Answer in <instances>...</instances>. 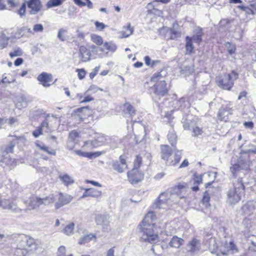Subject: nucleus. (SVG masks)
<instances>
[{
    "label": "nucleus",
    "instance_id": "1",
    "mask_svg": "<svg viewBox=\"0 0 256 256\" xmlns=\"http://www.w3.org/2000/svg\"><path fill=\"white\" fill-rule=\"evenodd\" d=\"M154 213L152 212H148L140 224L141 240L151 244H156L158 242V235L154 232Z\"/></svg>",
    "mask_w": 256,
    "mask_h": 256
},
{
    "label": "nucleus",
    "instance_id": "2",
    "mask_svg": "<svg viewBox=\"0 0 256 256\" xmlns=\"http://www.w3.org/2000/svg\"><path fill=\"white\" fill-rule=\"evenodd\" d=\"M244 188L242 178L236 180L227 192V202L230 204L238 202L244 194Z\"/></svg>",
    "mask_w": 256,
    "mask_h": 256
},
{
    "label": "nucleus",
    "instance_id": "3",
    "mask_svg": "<svg viewBox=\"0 0 256 256\" xmlns=\"http://www.w3.org/2000/svg\"><path fill=\"white\" fill-rule=\"evenodd\" d=\"M161 157L167 165L175 166L179 162L181 158L182 152L178 150L176 152L174 156L172 155V150L168 145H162L160 146Z\"/></svg>",
    "mask_w": 256,
    "mask_h": 256
},
{
    "label": "nucleus",
    "instance_id": "4",
    "mask_svg": "<svg viewBox=\"0 0 256 256\" xmlns=\"http://www.w3.org/2000/svg\"><path fill=\"white\" fill-rule=\"evenodd\" d=\"M238 74L234 70L226 74L224 77L219 76L217 78L218 85L222 88L230 90L234 84V81L238 78Z\"/></svg>",
    "mask_w": 256,
    "mask_h": 256
},
{
    "label": "nucleus",
    "instance_id": "5",
    "mask_svg": "<svg viewBox=\"0 0 256 256\" xmlns=\"http://www.w3.org/2000/svg\"><path fill=\"white\" fill-rule=\"evenodd\" d=\"M0 207L3 210H7L14 213H20L22 211L18 206L16 200L12 198L0 200Z\"/></svg>",
    "mask_w": 256,
    "mask_h": 256
},
{
    "label": "nucleus",
    "instance_id": "6",
    "mask_svg": "<svg viewBox=\"0 0 256 256\" xmlns=\"http://www.w3.org/2000/svg\"><path fill=\"white\" fill-rule=\"evenodd\" d=\"M187 184L186 182L180 183L172 188L168 191L170 196L173 199L175 203L177 202L180 198L184 197V192L186 191Z\"/></svg>",
    "mask_w": 256,
    "mask_h": 256
},
{
    "label": "nucleus",
    "instance_id": "7",
    "mask_svg": "<svg viewBox=\"0 0 256 256\" xmlns=\"http://www.w3.org/2000/svg\"><path fill=\"white\" fill-rule=\"evenodd\" d=\"M175 203L173 201V199L170 196L168 191L164 192L160 195L158 200L156 202L154 206L156 208L165 209L167 208V206H172Z\"/></svg>",
    "mask_w": 256,
    "mask_h": 256
},
{
    "label": "nucleus",
    "instance_id": "8",
    "mask_svg": "<svg viewBox=\"0 0 256 256\" xmlns=\"http://www.w3.org/2000/svg\"><path fill=\"white\" fill-rule=\"evenodd\" d=\"M54 202H55V208L58 209L70 203L72 199V197L67 194H63L62 192L54 194Z\"/></svg>",
    "mask_w": 256,
    "mask_h": 256
},
{
    "label": "nucleus",
    "instance_id": "9",
    "mask_svg": "<svg viewBox=\"0 0 256 256\" xmlns=\"http://www.w3.org/2000/svg\"><path fill=\"white\" fill-rule=\"evenodd\" d=\"M154 94L155 100H160L162 97L164 96L168 92L166 82L155 84L152 88Z\"/></svg>",
    "mask_w": 256,
    "mask_h": 256
},
{
    "label": "nucleus",
    "instance_id": "10",
    "mask_svg": "<svg viewBox=\"0 0 256 256\" xmlns=\"http://www.w3.org/2000/svg\"><path fill=\"white\" fill-rule=\"evenodd\" d=\"M28 12L30 15L38 14L42 10V6L40 0H28L26 2Z\"/></svg>",
    "mask_w": 256,
    "mask_h": 256
},
{
    "label": "nucleus",
    "instance_id": "11",
    "mask_svg": "<svg viewBox=\"0 0 256 256\" xmlns=\"http://www.w3.org/2000/svg\"><path fill=\"white\" fill-rule=\"evenodd\" d=\"M108 219V215L101 214H98L95 218L97 225L102 226L104 232H108L110 230Z\"/></svg>",
    "mask_w": 256,
    "mask_h": 256
},
{
    "label": "nucleus",
    "instance_id": "12",
    "mask_svg": "<svg viewBox=\"0 0 256 256\" xmlns=\"http://www.w3.org/2000/svg\"><path fill=\"white\" fill-rule=\"evenodd\" d=\"M127 174L128 180L132 184H137L144 178V174L136 168H133Z\"/></svg>",
    "mask_w": 256,
    "mask_h": 256
},
{
    "label": "nucleus",
    "instance_id": "13",
    "mask_svg": "<svg viewBox=\"0 0 256 256\" xmlns=\"http://www.w3.org/2000/svg\"><path fill=\"white\" fill-rule=\"evenodd\" d=\"M112 166L114 170L118 172H124L127 168V164L124 156H120V160L114 161L112 163Z\"/></svg>",
    "mask_w": 256,
    "mask_h": 256
},
{
    "label": "nucleus",
    "instance_id": "14",
    "mask_svg": "<svg viewBox=\"0 0 256 256\" xmlns=\"http://www.w3.org/2000/svg\"><path fill=\"white\" fill-rule=\"evenodd\" d=\"M160 32L163 35L165 38H166V34H168L170 36L168 39L175 40L180 36V33L175 30L174 28H169L167 27H163L160 29Z\"/></svg>",
    "mask_w": 256,
    "mask_h": 256
},
{
    "label": "nucleus",
    "instance_id": "15",
    "mask_svg": "<svg viewBox=\"0 0 256 256\" xmlns=\"http://www.w3.org/2000/svg\"><path fill=\"white\" fill-rule=\"evenodd\" d=\"M106 141V137L102 134H98L94 140L92 141L88 140L84 142V144H90L92 148H97L104 144Z\"/></svg>",
    "mask_w": 256,
    "mask_h": 256
},
{
    "label": "nucleus",
    "instance_id": "16",
    "mask_svg": "<svg viewBox=\"0 0 256 256\" xmlns=\"http://www.w3.org/2000/svg\"><path fill=\"white\" fill-rule=\"evenodd\" d=\"M37 80L44 87H49L51 84L50 82L52 80V76L51 74L42 72L38 76Z\"/></svg>",
    "mask_w": 256,
    "mask_h": 256
},
{
    "label": "nucleus",
    "instance_id": "17",
    "mask_svg": "<svg viewBox=\"0 0 256 256\" xmlns=\"http://www.w3.org/2000/svg\"><path fill=\"white\" fill-rule=\"evenodd\" d=\"M232 109L230 106H226L224 108H222L218 113V116L221 120L227 122L228 120V116L232 114Z\"/></svg>",
    "mask_w": 256,
    "mask_h": 256
},
{
    "label": "nucleus",
    "instance_id": "18",
    "mask_svg": "<svg viewBox=\"0 0 256 256\" xmlns=\"http://www.w3.org/2000/svg\"><path fill=\"white\" fill-rule=\"evenodd\" d=\"M256 207V202L248 201L242 207V211L244 215L250 216L254 213Z\"/></svg>",
    "mask_w": 256,
    "mask_h": 256
},
{
    "label": "nucleus",
    "instance_id": "19",
    "mask_svg": "<svg viewBox=\"0 0 256 256\" xmlns=\"http://www.w3.org/2000/svg\"><path fill=\"white\" fill-rule=\"evenodd\" d=\"M188 251L192 252L199 251L200 249L201 244L200 240L197 238H194L189 242L187 244Z\"/></svg>",
    "mask_w": 256,
    "mask_h": 256
},
{
    "label": "nucleus",
    "instance_id": "20",
    "mask_svg": "<svg viewBox=\"0 0 256 256\" xmlns=\"http://www.w3.org/2000/svg\"><path fill=\"white\" fill-rule=\"evenodd\" d=\"M166 72L164 71H161L154 74L151 78V82H155L156 84L158 83H162L166 82L165 81Z\"/></svg>",
    "mask_w": 256,
    "mask_h": 256
},
{
    "label": "nucleus",
    "instance_id": "21",
    "mask_svg": "<svg viewBox=\"0 0 256 256\" xmlns=\"http://www.w3.org/2000/svg\"><path fill=\"white\" fill-rule=\"evenodd\" d=\"M79 52L82 62H86L90 60L91 53L84 46H80V47Z\"/></svg>",
    "mask_w": 256,
    "mask_h": 256
},
{
    "label": "nucleus",
    "instance_id": "22",
    "mask_svg": "<svg viewBox=\"0 0 256 256\" xmlns=\"http://www.w3.org/2000/svg\"><path fill=\"white\" fill-rule=\"evenodd\" d=\"M58 178L62 184L66 186H68L74 182L73 178L66 174H60Z\"/></svg>",
    "mask_w": 256,
    "mask_h": 256
},
{
    "label": "nucleus",
    "instance_id": "23",
    "mask_svg": "<svg viewBox=\"0 0 256 256\" xmlns=\"http://www.w3.org/2000/svg\"><path fill=\"white\" fill-rule=\"evenodd\" d=\"M102 194V192L98 190L95 188H88L86 189L84 192L82 198H84L88 196H92L94 198H98Z\"/></svg>",
    "mask_w": 256,
    "mask_h": 256
},
{
    "label": "nucleus",
    "instance_id": "24",
    "mask_svg": "<svg viewBox=\"0 0 256 256\" xmlns=\"http://www.w3.org/2000/svg\"><path fill=\"white\" fill-rule=\"evenodd\" d=\"M204 33L200 27L196 28L194 30V34L192 38V40L198 44H200L202 41V36Z\"/></svg>",
    "mask_w": 256,
    "mask_h": 256
},
{
    "label": "nucleus",
    "instance_id": "25",
    "mask_svg": "<svg viewBox=\"0 0 256 256\" xmlns=\"http://www.w3.org/2000/svg\"><path fill=\"white\" fill-rule=\"evenodd\" d=\"M42 205L41 198L33 196L30 198L29 206L30 209H36Z\"/></svg>",
    "mask_w": 256,
    "mask_h": 256
},
{
    "label": "nucleus",
    "instance_id": "26",
    "mask_svg": "<svg viewBox=\"0 0 256 256\" xmlns=\"http://www.w3.org/2000/svg\"><path fill=\"white\" fill-rule=\"evenodd\" d=\"M178 108L181 110H184L186 108H188L190 106V104L186 98H182L176 102Z\"/></svg>",
    "mask_w": 256,
    "mask_h": 256
},
{
    "label": "nucleus",
    "instance_id": "27",
    "mask_svg": "<svg viewBox=\"0 0 256 256\" xmlns=\"http://www.w3.org/2000/svg\"><path fill=\"white\" fill-rule=\"evenodd\" d=\"M183 242L184 240L182 238H179L177 236H174L169 242V245L171 247L178 248Z\"/></svg>",
    "mask_w": 256,
    "mask_h": 256
},
{
    "label": "nucleus",
    "instance_id": "28",
    "mask_svg": "<svg viewBox=\"0 0 256 256\" xmlns=\"http://www.w3.org/2000/svg\"><path fill=\"white\" fill-rule=\"evenodd\" d=\"M218 250V244L215 238H210V240L209 250L212 254H216Z\"/></svg>",
    "mask_w": 256,
    "mask_h": 256
},
{
    "label": "nucleus",
    "instance_id": "29",
    "mask_svg": "<svg viewBox=\"0 0 256 256\" xmlns=\"http://www.w3.org/2000/svg\"><path fill=\"white\" fill-rule=\"evenodd\" d=\"M186 53L188 54H190L193 51L194 48L193 44H192V38L189 37L188 36H186Z\"/></svg>",
    "mask_w": 256,
    "mask_h": 256
},
{
    "label": "nucleus",
    "instance_id": "30",
    "mask_svg": "<svg viewBox=\"0 0 256 256\" xmlns=\"http://www.w3.org/2000/svg\"><path fill=\"white\" fill-rule=\"evenodd\" d=\"M123 112L124 114H128L132 116L135 114V110L134 108L130 104L126 103L124 106Z\"/></svg>",
    "mask_w": 256,
    "mask_h": 256
},
{
    "label": "nucleus",
    "instance_id": "31",
    "mask_svg": "<svg viewBox=\"0 0 256 256\" xmlns=\"http://www.w3.org/2000/svg\"><path fill=\"white\" fill-rule=\"evenodd\" d=\"M182 122L183 124V128L186 130H192L195 124L194 121L188 118H183Z\"/></svg>",
    "mask_w": 256,
    "mask_h": 256
},
{
    "label": "nucleus",
    "instance_id": "32",
    "mask_svg": "<svg viewBox=\"0 0 256 256\" xmlns=\"http://www.w3.org/2000/svg\"><path fill=\"white\" fill-rule=\"evenodd\" d=\"M66 0H50L47 2L46 6L48 8L60 6Z\"/></svg>",
    "mask_w": 256,
    "mask_h": 256
},
{
    "label": "nucleus",
    "instance_id": "33",
    "mask_svg": "<svg viewBox=\"0 0 256 256\" xmlns=\"http://www.w3.org/2000/svg\"><path fill=\"white\" fill-rule=\"evenodd\" d=\"M54 194H50L49 196L41 198L42 205H48L54 202Z\"/></svg>",
    "mask_w": 256,
    "mask_h": 256
},
{
    "label": "nucleus",
    "instance_id": "34",
    "mask_svg": "<svg viewBox=\"0 0 256 256\" xmlns=\"http://www.w3.org/2000/svg\"><path fill=\"white\" fill-rule=\"evenodd\" d=\"M10 38L6 36L5 34H2L0 36V50L6 48L8 44Z\"/></svg>",
    "mask_w": 256,
    "mask_h": 256
},
{
    "label": "nucleus",
    "instance_id": "35",
    "mask_svg": "<svg viewBox=\"0 0 256 256\" xmlns=\"http://www.w3.org/2000/svg\"><path fill=\"white\" fill-rule=\"evenodd\" d=\"M94 238H95V236L92 234L84 235L79 239L78 244H85L90 242Z\"/></svg>",
    "mask_w": 256,
    "mask_h": 256
},
{
    "label": "nucleus",
    "instance_id": "36",
    "mask_svg": "<svg viewBox=\"0 0 256 256\" xmlns=\"http://www.w3.org/2000/svg\"><path fill=\"white\" fill-rule=\"evenodd\" d=\"M18 122V119L14 117H11L9 119H7L6 118H0V125L4 124L6 123H8V124L12 126L14 124ZM1 128V126H0V128Z\"/></svg>",
    "mask_w": 256,
    "mask_h": 256
},
{
    "label": "nucleus",
    "instance_id": "37",
    "mask_svg": "<svg viewBox=\"0 0 256 256\" xmlns=\"http://www.w3.org/2000/svg\"><path fill=\"white\" fill-rule=\"evenodd\" d=\"M192 130V136L194 137H198V136L202 135L204 132L202 128H200L196 124Z\"/></svg>",
    "mask_w": 256,
    "mask_h": 256
},
{
    "label": "nucleus",
    "instance_id": "38",
    "mask_svg": "<svg viewBox=\"0 0 256 256\" xmlns=\"http://www.w3.org/2000/svg\"><path fill=\"white\" fill-rule=\"evenodd\" d=\"M28 102L26 98L24 96H22L18 99V101L17 102L16 106L18 108H25L27 106Z\"/></svg>",
    "mask_w": 256,
    "mask_h": 256
},
{
    "label": "nucleus",
    "instance_id": "39",
    "mask_svg": "<svg viewBox=\"0 0 256 256\" xmlns=\"http://www.w3.org/2000/svg\"><path fill=\"white\" fill-rule=\"evenodd\" d=\"M74 228V224L73 222H71L65 226L62 230V232L66 235H70L72 234Z\"/></svg>",
    "mask_w": 256,
    "mask_h": 256
},
{
    "label": "nucleus",
    "instance_id": "40",
    "mask_svg": "<svg viewBox=\"0 0 256 256\" xmlns=\"http://www.w3.org/2000/svg\"><path fill=\"white\" fill-rule=\"evenodd\" d=\"M23 51L20 48H16L14 50L10 53V58L16 56H21L23 54Z\"/></svg>",
    "mask_w": 256,
    "mask_h": 256
},
{
    "label": "nucleus",
    "instance_id": "41",
    "mask_svg": "<svg viewBox=\"0 0 256 256\" xmlns=\"http://www.w3.org/2000/svg\"><path fill=\"white\" fill-rule=\"evenodd\" d=\"M105 48L108 50H109L110 52H114L116 48H117V46H116V44H114V43H112V42H106L104 44V46Z\"/></svg>",
    "mask_w": 256,
    "mask_h": 256
},
{
    "label": "nucleus",
    "instance_id": "42",
    "mask_svg": "<svg viewBox=\"0 0 256 256\" xmlns=\"http://www.w3.org/2000/svg\"><path fill=\"white\" fill-rule=\"evenodd\" d=\"M168 138L172 146H173L176 144V136L174 132H170L168 134Z\"/></svg>",
    "mask_w": 256,
    "mask_h": 256
},
{
    "label": "nucleus",
    "instance_id": "43",
    "mask_svg": "<svg viewBox=\"0 0 256 256\" xmlns=\"http://www.w3.org/2000/svg\"><path fill=\"white\" fill-rule=\"evenodd\" d=\"M210 200V197L208 194L207 192H204L202 200V202L206 208H208L210 206L209 203Z\"/></svg>",
    "mask_w": 256,
    "mask_h": 256
},
{
    "label": "nucleus",
    "instance_id": "44",
    "mask_svg": "<svg viewBox=\"0 0 256 256\" xmlns=\"http://www.w3.org/2000/svg\"><path fill=\"white\" fill-rule=\"evenodd\" d=\"M126 30V32H122V38H128L134 32V28L131 26L130 23H128Z\"/></svg>",
    "mask_w": 256,
    "mask_h": 256
},
{
    "label": "nucleus",
    "instance_id": "45",
    "mask_svg": "<svg viewBox=\"0 0 256 256\" xmlns=\"http://www.w3.org/2000/svg\"><path fill=\"white\" fill-rule=\"evenodd\" d=\"M99 90L100 91L103 90L102 88L96 86L95 85H92L85 92L84 94L86 95V94H89L90 93L94 94L96 92Z\"/></svg>",
    "mask_w": 256,
    "mask_h": 256
},
{
    "label": "nucleus",
    "instance_id": "46",
    "mask_svg": "<svg viewBox=\"0 0 256 256\" xmlns=\"http://www.w3.org/2000/svg\"><path fill=\"white\" fill-rule=\"evenodd\" d=\"M242 152L245 154L251 152L256 154V146L253 144H249L248 148L242 150Z\"/></svg>",
    "mask_w": 256,
    "mask_h": 256
},
{
    "label": "nucleus",
    "instance_id": "47",
    "mask_svg": "<svg viewBox=\"0 0 256 256\" xmlns=\"http://www.w3.org/2000/svg\"><path fill=\"white\" fill-rule=\"evenodd\" d=\"M92 40L98 45H101L102 44V38L100 36L93 34L92 36Z\"/></svg>",
    "mask_w": 256,
    "mask_h": 256
},
{
    "label": "nucleus",
    "instance_id": "48",
    "mask_svg": "<svg viewBox=\"0 0 256 256\" xmlns=\"http://www.w3.org/2000/svg\"><path fill=\"white\" fill-rule=\"evenodd\" d=\"M241 170H248L250 167V162L248 160H240L238 162Z\"/></svg>",
    "mask_w": 256,
    "mask_h": 256
},
{
    "label": "nucleus",
    "instance_id": "49",
    "mask_svg": "<svg viewBox=\"0 0 256 256\" xmlns=\"http://www.w3.org/2000/svg\"><path fill=\"white\" fill-rule=\"evenodd\" d=\"M26 4L22 3L20 8L18 10L17 13L21 18H23L26 16Z\"/></svg>",
    "mask_w": 256,
    "mask_h": 256
},
{
    "label": "nucleus",
    "instance_id": "50",
    "mask_svg": "<svg viewBox=\"0 0 256 256\" xmlns=\"http://www.w3.org/2000/svg\"><path fill=\"white\" fill-rule=\"evenodd\" d=\"M142 158L140 156H136V158L134 159V168H136L138 170L142 164Z\"/></svg>",
    "mask_w": 256,
    "mask_h": 256
},
{
    "label": "nucleus",
    "instance_id": "51",
    "mask_svg": "<svg viewBox=\"0 0 256 256\" xmlns=\"http://www.w3.org/2000/svg\"><path fill=\"white\" fill-rule=\"evenodd\" d=\"M226 46L227 48L228 52L230 54H232L235 52L236 48L234 44L230 42H227L226 44Z\"/></svg>",
    "mask_w": 256,
    "mask_h": 256
},
{
    "label": "nucleus",
    "instance_id": "52",
    "mask_svg": "<svg viewBox=\"0 0 256 256\" xmlns=\"http://www.w3.org/2000/svg\"><path fill=\"white\" fill-rule=\"evenodd\" d=\"M90 48H91V50L93 52H94L96 54H99V55H100L102 52H104V50L103 48L98 47V46H96L94 45H92V46H90Z\"/></svg>",
    "mask_w": 256,
    "mask_h": 256
},
{
    "label": "nucleus",
    "instance_id": "53",
    "mask_svg": "<svg viewBox=\"0 0 256 256\" xmlns=\"http://www.w3.org/2000/svg\"><path fill=\"white\" fill-rule=\"evenodd\" d=\"M193 180L194 181V184H200L202 182V175L198 174H194V175Z\"/></svg>",
    "mask_w": 256,
    "mask_h": 256
},
{
    "label": "nucleus",
    "instance_id": "54",
    "mask_svg": "<svg viewBox=\"0 0 256 256\" xmlns=\"http://www.w3.org/2000/svg\"><path fill=\"white\" fill-rule=\"evenodd\" d=\"M79 136L78 133L76 130H72L70 134L68 137V139L76 141V138Z\"/></svg>",
    "mask_w": 256,
    "mask_h": 256
},
{
    "label": "nucleus",
    "instance_id": "55",
    "mask_svg": "<svg viewBox=\"0 0 256 256\" xmlns=\"http://www.w3.org/2000/svg\"><path fill=\"white\" fill-rule=\"evenodd\" d=\"M240 170H241V168L240 167V164H238V163L234 164L230 167V171L234 176H235L236 172Z\"/></svg>",
    "mask_w": 256,
    "mask_h": 256
},
{
    "label": "nucleus",
    "instance_id": "56",
    "mask_svg": "<svg viewBox=\"0 0 256 256\" xmlns=\"http://www.w3.org/2000/svg\"><path fill=\"white\" fill-rule=\"evenodd\" d=\"M102 154V152H88L87 158L92 159L98 157Z\"/></svg>",
    "mask_w": 256,
    "mask_h": 256
},
{
    "label": "nucleus",
    "instance_id": "57",
    "mask_svg": "<svg viewBox=\"0 0 256 256\" xmlns=\"http://www.w3.org/2000/svg\"><path fill=\"white\" fill-rule=\"evenodd\" d=\"M180 68L182 74H185L186 72L189 73L192 72V68L188 66H182L180 67Z\"/></svg>",
    "mask_w": 256,
    "mask_h": 256
},
{
    "label": "nucleus",
    "instance_id": "58",
    "mask_svg": "<svg viewBox=\"0 0 256 256\" xmlns=\"http://www.w3.org/2000/svg\"><path fill=\"white\" fill-rule=\"evenodd\" d=\"M15 146V143L10 142L8 145L4 149V152L6 153L12 152L14 150V148Z\"/></svg>",
    "mask_w": 256,
    "mask_h": 256
},
{
    "label": "nucleus",
    "instance_id": "59",
    "mask_svg": "<svg viewBox=\"0 0 256 256\" xmlns=\"http://www.w3.org/2000/svg\"><path fill=\"white\" fill-rule=\"evenodd\" d=\"M76 143V141L68 139L67 142H66L67 148L70 150H72L74 148Z\"/></svg>",
    "mask_w": 256,
    "mask_h": 256
},
{
    "label": "nucleus",
    "instance_id": "60",
    "mask_svg": "<svg viewBox=\"0 0 256 256\" xmlns=\"http://www.w3.org/2000/svg\"><path fill=\"white\" fill-rule=\"evenodd\" d=\"M76 71L78 72V75L80 80H82L85 77L86 72L84 68L77 69Z\"/></svg>",
    "mask_w": 256,
    "mask_h": 256
},
{
    "label": "nucleus",
    "instance_id": "61",
    "mask_svg": "<svg viewBox=\"0 0 256 256\" xmlns=\"http://www.w3.org/2000/svg\"><path fill=\"white\" fill-rule=\"evenodd\" d=\"M35 144L36 147L42 151L46 150L47 146H46L44 143L40 142L39 140H36L35 142Z\"/></svg>",
    "mask_w": 256,
    "mask_h": 256
},
{
    "label": "nucleus",
    "instance_id": "62",
    "mask_svg": "<svg viewBox=\"0 0 256 256\" xmlns=\"http://www.w3.org/2000/svg\"><path fill=\"white\" fill-rule=\"evenodd\" d=\"M44 30V26L42 24H36L34 26L33 30L36 32H42Z\"/></svg>",
    "mask_w": 256,
    "mask_h": 256
},
{
    "label": "nucleus",
    "instance_id": "63",
    "mask_svg": "<svg viewBox=\"0 0 256 256\" xmlns=\"http://www.w3.org/2000/svg\"><path fill=\"white\" fill-rule=\"evenodd\" d=\"M42 128L38 127L36 130L33 131L32 135L34 138H38L42 134Z\"/></svg>",
    "mask_w": 256,
    "mask_h": 256
},
{
    "label": "nucleus",
    "instance_id": "64",
    "mask_svg": "<svg viewBox=\"0 0 256 256\" xmlns=\"http://www.w3.org/2000/svg\"><path fill=\"white\" fill-rule=\"evenodd\" d=\"M100 69V66H96L92 71L90 74V78L92 79L98 74V72Z\"/></svg>",
    "mask_w": 256,
    "mask_h": 256
}]
</instances>
